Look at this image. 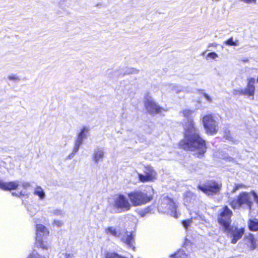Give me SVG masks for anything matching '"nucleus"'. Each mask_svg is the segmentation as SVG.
Returning a JSON list of instances; mask_svg holds the SVG:
<instances>
[{
	"instance_id": "1",
	"label": "nucleus",
	"mask_w": 258,
	"mask_h": 258,
	"mask_svg": "<svg viewBox=\"0 0 258 258\" xmlns=\"http://www.w3.org/2000/svg\"><path fill=\"white\" fill-rule=\"evenodd\" d=\"M191 113L190 110L183 111V114L187 118V121L184 125V139L180 142L179 146L184 150L195 152L199 156L206 152L207 147L205 141L199 135V131L195 126Z\"/></svg>"
},
{
	"instance_id": "2",
	"label": "nucleus",
	"mask_w": 258,
	"mask_h": 258,
	"mask_svg": "<svg viewBox=\"0 0 258 258\" xmlns=\"http://www.w3.org/2000/svg\"><path fill=\"white\" fill-rule=\"evenodd\" d=\"M105 232L108 235H111L115 237L120 238L121 240L125 243L130 247L134 249V236L132 233L125 231L124 233L117 230L113 226H110L105 229Z\"/></svg>"
},
{
	"instance_id": "3",
	"label": "nucleus",
	"mask_w": 258,
	"mask_h": 258,
	"mask_svg": "<svg viewBox=\"0 0 258 258\" xmlns=\"http://www.w3.org/2000/svg\"><path fill=\"white\" fill-rule=\"evenodd\" d=\"M177 206L172 199L164 196L161 199V202L158 206V210L163 213H167L175 218L178 217L176 212Z\"/></svg>"
},
{
	"instance_id": "4",
	"label": "nucleus",
	"mask_w": 258,
	"mask_h": 258,
	"mask_svg": "<svg viewBox=\"0 0 258 258\" xmlns=\"http://www.w3.org/2000/svg\"><path fill=\"white\" fill-rule=\"evenodd\" d=\"M132 206L128 199L123 195L120 194L115 197L112 203V213H120L127 211Z\"/></svg>"
},
{
	"instance_id": "5",
	"label": "nucleus",
	"mask_w": 258,
	"mask_h": 258,
	"mask_svg": "<svg viewBox=\"0 0 258 258\" xmlns=\"http://www.w3.org/2000/svg\"><path fill=\"white\" fill-rule=\"evenodd\" d=\"M253 202L251 201L250 195L246 192L240 193L237 199H234L230 202V205L234 209H239L243 205H245L250 211Z\"/></svg>"
},
{
	"instance_id": "6",
	"label": "nucleus",
	"mask_w": 258,
	"mask_h": 258,
	"mask_svg": "<svg viewBox=\"0 0 258 258\" xmlns=\"http://www.w3.org/2000/svg\"><path fill=\"white\" fill-rule=\"evenodd\" d=\"M128 197L134 206L146 204L152 199V196H148L146 193L141 191H135L128 194Z\"/></svg>"
},
{
	"instance_id": "7",
	"label": "nucleus",
	"mask_w": 258,
	"mask_h": 258,
	"mask_svg": "<svg viewBox=\"0 0 258 258\" xmlns=\"http://www.w3.org/2000/svg\"><path fill=\"white\" fill-rule=\"evenodd\" d=\"M36 244L37 246L43 249H47V243L43 240V238L47 236L49 234L47 229L42 224H37L36 226Z\"/></svg>"
},
{
	"instance_id": "8",
	"label": "nucleus",
	"mask_w": 258,
	"mask_h": 258,
	"mask_svg": "<svg viewBox=\"0 0 258 258\" xmlns=\"http://www.w3.org/2000/svg\"><path fill=\"white\" fill-rule=\"evenodd\" d=\"M203 123L208 134L212 135L217 132L218 124L212 115L208 114L204 116L203 117Z\"/></svg>"
},
{
	"instance_id": "9",
	"label": "nucleus",
	"mask_w": 258,
	"mask_h": 258,
	"mask_svg": "<svg viewBox=\"0 0 258 258\" xmlns=\"http://www.w3.org/2000/svg\"><path fill=\"white\" fill-rule=\"evenodd\" d=\"M232 215L231 210L227 206H225L218 217L219 223L223 226L224 231L230 227Z\"/></svg>"
},
{
	"instance_id": "10",
	"label": "nucleus",
	"mask_w": 258,
	"mask_h": 258,
	"mask_svg": "<svg viewBox=\"0 0 258 258\" xmlns=\"http://www.w3.org/2000/svg\"><path fill=\"white\" fill-rule=\"evenodd\" d=\"M221 184L214 181H209L203 185H199L198 188L208 195L217 194L221 189Z\"/></svg>"
},
{
	"instance_id": "11",
	"label": "nucleus",
	"mask_w": 258,
	"mask_h": 258,
	"mask_svg": "<svg viewBox=\"0 0 258 258\" xmlns=\"http://www.w3.org/2000/svg\"><path fill=\"white\" fill-rule=\"evenodd\" d=\"M144 173L138 174L139 179L142 182L151 181L156 178L157 173L151 166L146 167Z\"/></svg>"
},
{
	"instance_id": "12",
	"label": "nucleus",
	"mask_w": 258,
	"mask_h": 258,
	"mask_svg": "<svg viewBox=\"0 0 258 258\" xmlns=\"http://www.w3.org/2000/svg\"><path fill=\"white\" fill-rule=\"evenodd\" d=\"M228 234L232 237L231 242L235 244L240 239L243 235L244 230L243 228L238 229L237 227H230L228 230H226Z\"/></svg>"
},
{
	"instance_id": "13",
	"label": "nucleus",
	"mask_w": 258,
	"mask_h": 258,
	"mask_svg": "<svg viewBox=\"0 0 258 258\" xmlns=\"http://www.w3.org/2000/svg\"><path fill=\"white\" fill-rule=\"evenodd\" d=\"M146 110L151 114L160 113L162 108L160 107L152 99H147L145 103Z\"/></svg>"
},
{
	"instance_id": "14",
	"label": "nucleus",
	"mask_w": 258,
	"mask_h": 258,
	"mask_svg": "<svg viewBox=\"0 0 258 258\" xmlns=\"http://www.w3.org/2000/svg\"><path fill=\"white\" fill-rule=\"evenodd\" d=\"M255 80L253 78H250L247 79V84L245 88L242 89V91L243 95L248 97L253 96L255 92Z\"/></svg>"
},
{
	"instance_id": "15",
	"label": "nucleus",
	"mask_w": 258,
	"mask_h": 258,
	"mask_svg": "<svg viewBox=\"0 0 258 258\" xmlns=\"http://www.w3.org/2000/svg\"><path fill=\"white\" fill-rule=\"evenodd\" d=\"M104 157V149L102 147H97L96 148L93 154L92 158L96 164L99 162L102 161Z\"/></svg>"
},
{
	"instance_id": "16",
	"label": "nucleus",
	"mask_w": 258,
	"mask_h": 258,
	"mask_svg": "<svg viewBox=\"0 0 258 258\" xmlns=\"http://www.w3.org/2000/svg\"><path fill=\"white\" fill-rule=\"evenodd\" d=\"M19 185L20 182L18 180L5 182L0 180V188L4 190L16 189Z\"/></svg>"
},
{
	"instance_id": "17",
	"label": "nucleus",
	"mask_w": 258,
	"mask_h": 258,
	"mask_svg": "<svg viewBox=\"0 0 258 258\" xmlns=\"http://www.w3.org/2000/svg\"><path fill=\"white\" fill-rule=\"evenodd\" d=\"M196 200V196L190 191H187L184 195V204L186 206L192 205Z\"/></svg>"
},
{
	"instance_id": "18",
	"label": "nucleus",
	"mask_w": 258,
	"mask_h": 258,
	"mask_svg": "<svg viewBox=\"0 0 258 258\" xmlns=\"http://www.w3.org/2000/svg\"><path fill=\"white\" fill-rule=\"evenodd\" d=\"M167 88L172 93H179L183 91V87L177 85L169 84Z\"/></svg>"
},
{
	"instance_id": "19",
	"label": "nucleus",
	"mask_w": 258,
	"mask_h": 258,
	"mask_svg": "<svg viewBox=\"0 0 258 258\" xmlns=\"http://www.w3.org/2000/svg\"><path fill=\"white\" fill-rule=\"evenodd\" d=\"M171 258H190V256L188 253L185 252L182 249H180L174 254L172 255Z\"/></svg>"
},
{
	"instance_id": "20",
	"label": "nucleus",
	"mask_w": 258,
	"mask_h": 258,
	"mask_svg": "<svg viewBox=\"0 0 258 258\" xmlns=\"http://www.w3.org/2000/svg\"><path fill=\"white\" fill-rule=\"evenodd\" d=\"M248 227L251 231H255L258 230V220L256 219L254 220L250 219L248 221Z\"/></svg>"
},
{
	"instance_id": "21",
	"label": "nucleus",
	"mask_w": 258,
	"mask_h": 258,
	"mask_svg": "<svg viewBox=\"0 0 258 258\" xmlns=\"http://www.w3.org/2000/svg\"><path fill=\"white\" fill-rule=\"evenodd\" d=\"M89 131V128L87 127L84 126L82 129L81 132L78 135V138L84 141V139L87 138V133Z\"/></svg>"
},
{
	"instance_id": "22",
	"label": "nucleus",
	"mask_w": 258,
	"mask_h": 258,
	"mask_svg": "<svg viewBox=\"0 0 258 258\" xmlns=\"http://www.w3.org/2000/svg\"><path fill=\"white\" fill-rule=\"evenodd\" d=\"M34 194L38 196L41 200H43L45 197V193L40 186H37L35 188Z\"/></svg>"
},
{
	"instance_id": "23",
	"label": "nucleus",
	"mask_w": 258,
	"mask_h": 258,
	"mask_svg": "<svg viewBox=\"0 0 258 258\" xmlns=\"http://www.w3.org/2000/svg\"><path fill=\"white\" fill-rule=\"evenodd\" d=\"M224 44L229 46H238V41L236 40L234 41L232 37H230L224 42Z\"/></svg>"
},
{
	"instance_id": "24",
	"label": "nucleus",
	"mask_w": 258,
	"mask_h": 258,
	"mask_svg": "<svg viewBox=\"0 0 258 258\" xmlns=\"http://www.w3.org/2000/svg\"><path fill=\"white\" fill-rule=\"evenodd\" d=\"M8 79L10 81H12L15 83H18L20 81L21 79L19 76L16 74H10L8 76Z\"/></svg>"
},
{
	"instance_id": "25",
	"label": "nucleus",
	"mask_w": 258,
	"mask_h": 258,
	"mask_svg": "<svg viewBox=\"0 0 258 258\" xmlns=\"http://www.w3.org/2000/svg\"><path fill=\"white\" fill-rule=\"evenodd\" d=\"M193 218H191L190 219L184 220L182 222V224L185 229H187L189 226H190L192 223Z\"/></svg>"
},
{
	"instance_id": "26",
	"label": "nucleus",
	"mask_w": 258,
	"mask_h": 258,
	"mask_svg": "<svg viewBox=\"0 0 258 258\" xmlns=\"http://www.w3.org/2000/svg\"><path fill=\"white\" fill-rule=\"evenodd\" d=\"M139 72V71L135 68H127L124 72L125 75H130L132 74H136Z\"/></svg>"
},
{
	"instance_id": "27",
	"label": "nucleus",
	"mask_w": 258,
	"mask_h": 258,
	"mask_svg": "<svg viewBox=\"0 0 258 258\" xmlns=\"http://www.w3.org/2000/svg\"><path fill=\"white\" fill-rule=\"evenodd\" d=\"M50 213L52 214L53 215L55 216H63L64 213L62 211V210L60 209H55L52 210Z\"/></svg>"
},
{
	"instance_id": "28",
	"label": "nucleus",
	"mask_w": 258,
	"mask_h": 258,
	"mask_svg": "<svg viewBox=\"0 0 258 258\" xmlns=\"http://www.w3.org/2000/svg\"><path fill=\"white\" fill-rule=\"evenodd\" d=\"M106 258H126L119 255L116 253H108L106 254Z\"/></svg>"
},
{
	"instance_id": "29",
	"label": "nucleus",
	"mask_w": 258,
	"mask_h": 258,
	"mask_svg": "<svg viewBox=\"0 0 258 258\" xmlns=\"http://www.w3.org/2000/svg\"><path fill=\"white\" fill-rule=\"evenodd\" d=\"M63 224V222L62 221L54 220L52 222V225L56 226L57 227H60Z\"/></svg>"
},
{
	"instance_id": "30",
	"label": "nucleus",
	"mask_w": 258,
	"mask_h": 258,
	"mask_svg": "<svg viewBox=\"0 0 258 258\" xmlns=\"http://www.w3.org/2000/svg\"><path fill=\"white\" fill-rule=\"evenodd\" d=\"M28 258H44V257L41 256L37 252L34 251L30 254Z\"/></svg>"
},
{
	"instance_id": "31",
	"label": "nucleus",
	"mask_w": 258,
	"mask_h": 258,
	"mask_svg": "<svg viewBox=\"0 0 258 258\" xmlns=\"http://www.w3.org/2000/svg\"><path fill=\"white\" fill-rule=\"evenodd\" d=\"M218 57V54L215 52H210L207 54V57H209L213 59H215Z\"/></svg>"
},
{
	"instance_id": "32",
	"label": "nucleus",
	"mask_w": 258,
	"mask_h": 258,
	"mask_svg": "<svg viewBox=\"0 0 258 258\" xmlns=\"http://www.w3.org/2000/svg\"><path fill=\"white\" fill-rule=\"evenodd\" d=\"M12 195L13 196H17V197H20V196H28V195L25 192V191H20V192H13L12 193Z\"/></svg>"
},
{
	"instance_id": "33",
	"label": "nucleus",
	"mask_w": 258,
	"mask_h": 258,
	"mask_svg": "<svg viewBox=\"0 0 258 258\" xmlns=\"http://www.w3.org/2000/svg\"><path fill=\"white\" fill-rule=\"evenodd\" d=\"M83 141H82L81 139L77 138L75 142L74 145L79 146L80 147V146L83 144Z\"/></svg>"
},
{
	"instance_id": "34",
	"label": "nucleus",
	"mask_w": 258,
	"mask_h": 258,
	"mask_svg": "<svg viewBox=\"0 0 258 258\" xmlns=\"http://www.w3.org/2000/svg\"><path fill=\"white\" fill-rule=\"evenodd\" d=\"M242 89H239L238 90H234L233 91V93L234 95H243V93L242 91Z\"/></svg>"
},
{
	"instance_id": "35",
	"label": "nucleus",
	"mask_w": 258,
	"mask_h": 258,
	"mask_svg": "<svg viewBox=\"0 0 258 258\" xmlns=\"http://www.w3.org/2000/svg\"><path fill=\"white\" fill-rule=\"evenodd\" d=\"M240 1L243 2L244 3L247 4H255L256 0H240Z\"/></svg>"
},
{
	"instance_id": "36",
	"label": "nucleus",
	"mask_w": 258,
	"mask_h": 258,
	"mask_svg": "<svg viewBox=\"0 0 258 258\" xmlns=\"http://www.w3.org/2000/svg\"><path fill=\"white\" fill-rule=\"evenodd\" d=\"M28 211L30 213V215L33 216V215L35 214L36 212V210L35 209L32 208L31 207H30L28 208Z\"/></svg>"
},
{
	"instance_id": "37",
	"label": "nucleus",
	"mask_w": 258,
	"mask_h": 258,
	"mask_svg": "<svg viewBox=\"0 0 258 258\" xmlns=\"http://www.w3.org/2000/svg\"><path fill=\"white\" fill-rule=\"evenodd\" d=\"M21 184L24 189H26L30 186V184L27 182H23Z\"/></svg>"
},
{
	"instance_id": "38",
	"label": "nucleus",
	"mask_w": 258,
	"mask_h": 258,
	"mask_svg": "<svg viewBox=\"0 0 258 258\" xmlns=\"http://www.w3.org/2000/svg\"><path fill=\"white\" fill-rule=\"evenodd\" d=\"M251 194L253 195L254 201L258 205V196L256 195V194L254 191H252Z\"/></svg>"
},
{
	"instance_id": "39",
	"label": "nucleus",
	"mask_w": 258,
	"mask_h": 258,
	"mask_svg": "<svg viewBox=\"0 0 258 258\" xmlns=\"http://www.w3.org/2000/svg\"><path fill=\"white\" fill-rule=\"evenodd\" d=\"M79 149H80V147L74 145V148L73 150V154H76L77 153L79 150Z\"/></svg>"
},
{
	"instance_id": "40",
	"label": "nucleus",
	"mask_w": 258,
	"mask_h": 258,
	"mask_svg": "<svg viewBox=\"0 0 258 258\" xmlns=\"http://www.w3.org/2000/svg\"><path fill=\"white\" fill-rule=\"evenodd\" d=\"M203 96H204V97L209 102H212V99L206 93H203Z\"/></svg>"
},
{
	"instance_id": "41",
	"label": "nucleus",
	"mask_w": 258,
	"mask_h": 258,
	"mask_svg": "<svg viewBox=\"0 0 258 258\" xmlns=\"http://www.w3.org/2000/svg\"><path fill=\"white\" fill-rule=\"evenodd\" d=\"M65 257L66 258H73L74 255L72 253H66Z\"/></svg>"
},
{
	"instance_id": "42",
	"label": "nucleus",
	"mask_w": 258,
	"mask_h": 258,
	"mask_svg": "<svg viewBox=\"0 0 258 258\" xmlns=\"http://www.w3.org/2000/svg\"><path fill=\"white\" fill-rule=\"evenodd\" d=\"M237 187V188L239 189V188H242L244 187V185L242 184H235Z\"/></svg>"
},
{
	"instance_id": "43",
	"label": "nucleus",
	"mask_w": 258,
	"mask_h": 258,
	"mask_svg": "<svg viewBox=\"0 0 258 258\" xmlns=\"http://www.w3.org/2000/svg\"><path fill=\"white\" fill-rule=\"evenodd\" d=\"M217 46V43H216L215 42L210 43L209 45V47H210V46L216 47Z\"/></svg>"
},
{
	"instance_id": "44",
	"label": "nucleus",
	"mask_w": 258,
	"mask_h": 258,
	"mask_svg": "<svg viewBox=\"0 0 258 258\" xmlns=\"http://www.w3.org/2000/svg\"><path fill=\"white\" fill-rule=\"evenodd\" d=\"M76 154H73V152H72V153L71 154H70L68 156V158L69 159H72L74 157V156Z\"/></svg>"
},
{
	"instance_id": "45",
	"label": "nucleus",
	"mask_w": 258,
	"mask_h": 258,
	"mask_svg": "<svg viewBox=\"0 0 258 258\" xmlns=\"http://www.w3.org/2000/svg\"><path fill=\"white\" fill-rule=\"evenodd\" d=\"M237 190H238V189L237 188V187L235 185L234 187V188L233 189V190L232 191V193H235Z\"/></svg>"
},
{
	"instance_id": "46",
	"label": "nucleus",
	"mask_w": 258,
	"mask_h": 258,
	"mask_svg": "<svg viewBox=\"0 0 258 258\" xmlns=\"http://www.w3.org/2000/svg\"><path fill=\"white\" fill-rule=\"evenodd\" d=\"M149 208H147V209H145V211H144V214L147 213H148V212H149ZM141 216H144V214H141Z\"/></svg>"
},
{
	"instance_id": "47",
	"label": "nucleus",
	"mask_w": 258,
	"mask_h": 258,
	"mask_svg": "<svg viewBox=\"0 0 258 258\" xmlns=\"http://www.w3.org/2000/svg\"><path fill=\"white\" fill-rule=\"evenodd\" d=\"M225 137H226V139H227V140H231V139H232V137H230V135H227Z\"/></svg>"
},
{
	"instance_id": "48",
	"label": "nucleus",
	"mask_w": 258,
	"mask_h": 258,
	"mask_svg": "<svg viewBox=\"0 0 258 258\" xmlns=\"http://www.w3.org/2000/svg\"><path fill=\"white\" fill-rule=\"evenodd\" d=\"M256 81H257V82H258V77H257Z\"/></svg>"
}]
</instances>
